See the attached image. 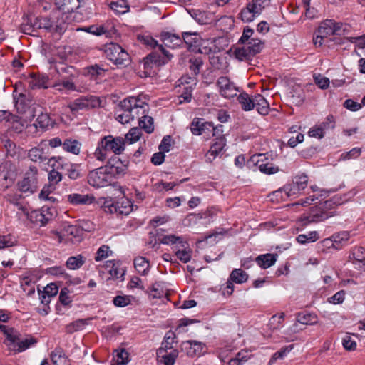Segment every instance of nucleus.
I'll return each instance as SVG.
<instances>
[{"mask_svg":"<svg viewBox=\"0 0 365 365\" xmlns=\"http://www.w3.org/2000/svg\"><path fill=\"white\" fill-rule=\"evenodd\" d=\"M254 30L249 26H245L239 42L245 44L242 48H236L234 54L239 61H249L260 53L264 48V42L255 38H252Z\"/></svg>","mask_w":365,"mask_h":365,"instance_id":"1","label":"nucleus"},{"mask_svg":"<svg viewBox=\"0 0 365 365\" xmlns=\"http://www.w3.org/2000/svg\"><path fill=\"white\" fill-rule=\"evenodd\" d=\"M127 100L133 101L132 102L131 113L133 115V120L138 118L139 126L147 133H152L154 130L153 118L148 115L149 110L148 104L143 101L140 96H130L126 98Z\"/></svg>","mask_w":365,"mask_h":365,"instance_id":"2","label":"nucleus"},{"mask_svg":"<svg viewBox=\"0 0 365 365\" xmlns=\"http://www.w3.org/2000/svg\"><path fill=\"white\" fill-rule=\"evenodd\" d=\"M237 101L245 111H250L256 108L257 112L262 115H267L269 110V104L261 94L250 96L245 92L240 93Z\"/></svg>","mask_w":365,"mask_h":365,"instance_id":"3","label":"nucleus"},{"mask_svg":"<svg viewBox=\"0 0 365 365\" xmlns=\"http://www.w3.org/2000/svg\"><path fill=\"white\" fill-rule=\"evenodd\" d=\"M4 333L9 341V346L18 352H22L37 343L34 337H23L19 332L13 329L5 330Z\"/></svg>","mask_w":365,"mask_h":365,"instance_id":"4","label":"nucleus"},{"mask_svg":"<svg viewBox=\"0 0 365 365\" xmlns=\"http://www.w3.org/2000/svg\"><path fill=\"white\" fill-rule=\"evenodd\" d=\"M106 57L118 66H126L130 63L129 54L120 45L110 43L106 45Z\"/></svg>","mask_w":365,"mask_h":365,"instance_id":"5","label":"nucleus"},{"mask_svg":"<svg viewBox=\"0 0 365 365\" xmlns=\"http://www.w3.org/2000/svg\"><path fill=\"white\" fill-rule=\"evenodd\" d=\"M269 4L270 0H247L246 7L240 14L241 19L245 22L252 21Z\"/></svg>","mask_w":365,"mask_h":365,"instance_id":"6","label":"nucleus"},{"mask_svg":"<svg viewBox=\"0 0 365 365\" xmlns=\"http://www.w3.org/2000/svg\"><path fill=\"white\" fill-rule=\"evenodd\" d=\"M113 178L105 166L99 167L89 172L88 175V184L94 187H104L111 185Z\"/></svg>","mask_w":365,"mask_h":365,"instance_id":"7","label":"nucleus"},{"mask_svg":"<svg viewBox=\"0 0 365 365\" xmlns=\"http://www.w3.org/2000/svg\"><path fill=\"white\" fill-rule=\"evenodd\" d=\"M100 105L101 100L97 96H86L75 99L68 105V108L73 113H76L81 110H87L99 107Z\"/></svg>","mask_w":365,"mask_h":365,"instance_id":"8","label":"nucleus"},{"mask_svg":"<svg viewBox=\"0 0 365 365\" xmlns=\"http://www.w3.org/2000/svg\"><path fill=\"white\" fill-rule=\"evenodd\" d=\"M38 169L36 166H30L21 181L18 182L19 191L23 193L33 194L37 190Z\"/></svg>","mask_w":365,"mask_h":365,"instance_id":"9","label":"nucleus"},{"mask_svg":"<svg viewBox=\"0 0 365 365\" xmlns=\"http://www.w3.org/2000/svg\"><path fill=\"white\" fill-rule=\"evenodd\" d=\"M101 148L107 152H113L115 155L121 154L125 150V140L121 137L114 138L112 135H106L102 138Z\"/></svg>","mask_w":365,"mask_h":365,"instance_id":"10","label":"nucleus"},{"mask_svg":"<svg viewBox=\"0 0 365 365\" xmlns=\"http://www.w3.org/2000/svg\"><path fill=\"white\" fill-rule=\"evenodd\" d=\"M335 215V211L325 210L319 205L316 208H312L308 215L302 217L301 222L304 226L309 223L322 222Z\"/></svg>","mask_w":365,"mask_h":365,"instance_id":"11","label":"nucleus"},{"mask_svg":"<svg viewBox=\"0 0 365 365\" xmlns=\"http://www.w3.org/2000/svg\"><path fill=\"white\" fill-rule=\"evenodd\" d=\"M56 210L53 207L43 206L41 210H34L31 214V220L39 225L44 226L56 215Z\"/></svg>","mask_w":365,"mask_h":365,"instance_id":"12","label":"nucleus"},{"mask_svg":"<svg viewBox=\"0 0 365 365\" xmlns=\"http://www.w3.org/2000/svg\"><path fill=\"white\" fill-rule=\"evenodd\" d=\"M107 171L111 174L113 180L114 178L124 175L127 171L128 166L118 157H113L108 160L106 165H104Z\"/></svg>","mask_w":365,"mask_h":365,"instance_id":"13","label":"nucleus"},{"mask_svg":"<svg viewBox=\"0 0 365 365\" xmlns=\"http://www.w3.org/2000/svg\"><path fill=\"white\" fill-rule=\"evenodd\" d=\"M217 85L219 88L220 93L226 98H231L237 96L238 88L234 83L231 82L226 76H221L217 79Z\"/></svg>","mask_w":365,"mask_h":365,"instance_id":"14","label":"nucleus"},{"mask_svg":"<svg viewBox=\"0 0 365 365\" xmlns=\"http://www.w3.org/2000/svg\"><path fill=\"white\" fill-rule=\"evenodd\" d=\"M15 174L11 163H5L0 165V189L6 190L14 181Z\"/></svg>","mask_w":365,"mask_h":365,"instance_id":"15","label":"nucleus"},{"mask_svg":"<svg viewBox=\"0 0 365 365\" xmlns=\"http://www.w3.org/2000/svg\"><path fill=\"white\" fill-rule=\"evenodd\" d=\"M308 183V177L305 174H301L293 178L292 184L285 185L284 190L288 196L296 195L301 190H304Z\"/></svg>","mask_w":365,"mask_h":365,"instance_id":"16","label":"nucleus"},{"mask_svg":"<svg viewBox=\"0 0 365 365\" xmlns=\"http://www.w3.org/2000/svg\"><path fill=\"white\" fill-rule=\"evenodd\" d=\"M132 102L134 101L133 100L130 101L125 98L119 103V108L122 113L116 114L115 119L122 124L129 123L133 120L134 114H133L130 110L132 108Z\"/></svg>","mask_w":365,"mask_h":365,"instance_id":"17","label":"nucleus"},{"mask_svg":"<svg viewBox=\"0 0 365 365\" xmlns=\"http://www.w3.org/2000/svg\"><path fill=\"white\" fill-rule=\"evenodd\" d=\"M357 192L355 189L351 190L343 196L335 195L331 199L320 204V206L327 211H334V206L340 205L344 202L348 201L356 195Z\"/></svg>","mask_w":365,"mask_h":365,"instance_id":"18","label":"nucleus"},{"mask_svg":"<svg viewBox=\"0 0 365 365\" xmlns=\"http://www.w3.org/2000/svg\"><path fill=\"white\" fill-rule=\"evenodd\" d=\"M212 126V123L207 122L203 118H195L190 124V130L195 135L205 134L207 136H210Z\"/></svg>","mask_w":365,"mask_h":365,"instance_id":"19","label":"nucleus"},{"mask_svg":"<svg viewBox=\"0 0 365 365\" xmlns=\"http://www.w3.org/2000/svg\"><path fill=\"white\" fill-rule=\"evenodd\" d=\"M183 346L186 349L187 354L190 357L200 356L205 351V344L195 340L187 341L183 343Z\"/></svg>","mask_w":365,"mask_h":365,"instance_id":"20","label":"nucleus"},{"mask_svg":"<svg viewBox=\"0 0 365 365\" xmlns=\"http://www.w3.org/2000/svg\"><path fill=\"white\" fill-rule=\"evenodd\" d=\"M182 42H185L189 50L195 51L198 43H200L201 36L195 31H185L182 34Z\"/></svg>","mask_w":365,"mask_h":365,"instance_id":"21","label":"nucleus"},{"mask_svg":"<svg viewBox=\"0 0 365 365\" xmlns=\"http://www.w3.org/2000/svg\"><path fill=\"white\" fill-rule=\"evenodd\" d=\"M84 0H55L57 8L64 13H72L80 7Z\"/></svg>","mask_w":365,"mask_h":365,"instance_id":"22","label":"nucleus"},{"mask_svg":"<svg viewBox=\"0 0 365 365\" xmlns=\"http://www.w3.org/2000/svg\"><path fill=\"white\" fill-rule=\"evenodd\" d=\"M15 106L19 113H25L29 109L32 100L26 93H21L18 96L14 95Z\"/></svg>","mask_w":365,"mask_h":365,"instance_id":"23","label":"nucleus"},{"mask_svg":"<svg viewBox=\"0 0 365 365\" xmlns=\"http://www.w3.org/2000/svg\"><path fill=\"white\" fill-rule=\"evenodd\" d=\"M81 230L75 225H68L64 227L61 232L58 233L60 242L66 240H71L73 237H79Z\"/></svg>","mask_w":365,"mask_h":365,"instance_id":"24","label":"nucleus"},{"mask_svg":"<svg viewBox=\"0 0 365 365\" xmlns=\"http://www.w3.org/2000/svg\"><path fill=\"white\" fill-rule=\"evenodd\" d=\"M67 200L73 205H90L93 202L95 197L91 195L73 193L67 195Z\"/></svg>","mask_w":365,"mask_h":365,"instance_id":"25","label":"nucleus"},{"mask_svg":"<svg viewBox=\"0 0 365 365\" xmlns=\"http://www.w3.org/2000/svg\"><path fill=\"white\" fill-rule=\"evenodd\" d=\"M161 38L165 46L172 48H177L182 43V37L170 32L162 33Z\"/></svg>","mask_w":365,"mask_h":365,"instance_id":"26","label":"nucleus"},{"mask_svg":"<svg viewBox=\"0 0 365 365\" xmlns=\"http://www.w3.org/2000/svg\"><path fill=\"white\" fill-rule=\"evenodd\" d=\"M48 81V77L46 75L43 74H34L31 75V78L29 81V87L31 89H40V88H46L47 82Z\"/></svg>","mask_w":365,"mask_h":365,"instance_id":"27","label":"nucleus"},{"mask_svg":"<svg viewBox=\"0 0 365 365\" xmlns=\"http://www.w3.org/2000/svg\"><path fill=\"white\" fill-rule=\"evenodd\" d=\"M192 250L189 247L187 242L183 241L179 245L178 249L175 251V256L183 263H187L192 258Z\"/></svg>","mask_w":365,"mask_h":365,"instance_id":"28","label":"nucleus"},{"mask_svg":"<svg viewBox=\"0 0 365 365\" xmlns=\"http://www.w3.org/2000/svg\"><path fill=\"white\" fill-rule=\"evenodd\" d=\"M277 254L267 253L257 256L255 259L257 264L262 269H267L274 265L277 259Z\"/></svg>","mask_w":365,"mask_h":365,"instance_id":"29","label":"nucleus"},{"mask_svg":"<svg viewBox=\"0 0 365 365\" xmlns=\"http://www.w3.org/2000/svg\"><path fill=\"white\" fill-rule=\"evenodd\" d=\"M138 40L143 44L150 46V48H158V51H161V53L166 56L169 60L172 56L169 55V53L164 48L162 45H159L158 41L154 39L152 36H139Z\"/></svg>","mask_w":365,"mask_h":365,"instance_id":"30","label":"nucleus"},{"mask_svg":"<svg viewBox=\"0 0 365 365\" xmlns=\"http://www.w3.org/2000/svg\"><path fill=\"white\" fill-rule=\"evenodd\" d=\"M28 157L31 161L39 163L49 159L48 153L39 146L30 149Z\"/></svg>","mask_w":365,"mask_h":365,"instance_id":"31","label":"nucleus"},{"mask_svg":"<svg viewBox=\"0 0 365 365\" xmlns=\"http://www.w3.org/2000/svg\"><path fill=\"white\" fill-rule=\"evenodd\" d=\"M81 143L73 138H66L63 142V149L64 151L78 155L80 153Z\"/></svg>","mask_w":365,"mask_h":365,"instance_id":"32","label":"nucleus"},{"mask_svg":"<svg viewBox=\"0 0 365 365\" xmlns=\"http://www.w3.org/2000/svg\"><path fill=\"white\" fill-rule=\"evenodd\" d=\"M175 338L176 335L173 331L169 330L167 331L161 344V346L157 351V354H162L166 352L168 349H173V344L175 342Z\"/></svg>","mask_w":365,"mask_h":365,"instance_id":"33","label":"nucleus"},{"mask_svg":"<svg viewBox=\"0 0 365 365\" xmlns=\"http://www.w3.org/2000/svg\"><path fill=\"white\" fill-rule=\"evenodd\" d=\"M54 121L47 113H41L36 120V123L33 124L35 128H40L43 130L47 129L48 127H53Z\"/></svg>","mask_w":365,"mask_h":365,"instance_id":"34","label":"nucleus"},{"mask_svg":"<svg viewBox=\"0 0 365 365\" xmlns=\"http://www.w3.org/2000/svg\"><path fill=\"white\" fill-rule=\"evenodd\" d=\"M106 268L109 269L108 272L110 276L115 279H119L125 274V270L120 267L119 262L114 260L107 261Z\"/></svg>","mask_w":365,"mask_h":365,"instance_id":"35","label":"nucleus"},{"mask_svg":"<svg viewBox=\"0 0 365 365\" xmlns=\"http://www.w3.org/2000/svg\"><path fill=\"white\" fill-rule=\"evenodd\" d=\"M165 61L162 60L161 56L158 53L157 51H153L150 54H148L144 59V68L145 69L151 68L153 64L156 66H160L164 64Z\"/></svg>","mask_w":365,"mask_h":365,"instance_id":"36","label":"nucleus"},{"mask_svg":"<svg viewBox=\"0 0 365 365\" xmlns=\"http://www.w3.org/2000/svg\"><path fill=\"white\" fill-rule=\"evenodd\" d=\"M51 358L54 365H70L69 361L61 348H57L52 351Z\"/></svg>","mask_w":365,"mask_h":365,"instance_id":"37","label":"nucleus"},{"mask_svg":"<svg viewBox=\"0 0 365 365\" xmlns=\"http://www.w3.org/2000/svg\"><path fill=\"white\" fill-rule=\"evenodd\" d=\"M334 20L326 19L320 24L317 32L324 38L328 36L334 35Z\"/></svg>","mask_w":365,"mask_h":365,"instance_id":"38","label":"nucleus"},{"mask_svg":"<svg viewBox=\"0 0 365 365\" xmlns=\"http://www.w3.org/2000/svg\"><path fill=\"white\" fill-rule=\"evenodd\" d=\"M85 263V258L81 255L71 256L68 258L66 265L68 269L76 270L80 269Z\"/></svg>","mask_w":365,"mask_h":365,"instance_id":"39","label":"nucleus"},{"mask_svg":"<svg viewBox=\"0 0 365 365\" xmlns=\"http://www.w3.org/2000/svg\"><path fill=\"white\" fill-rule=\"evenodd\" d=\"M33 27L37 30L44 29L46 30H51L53 24L51 19L48 17H35L32 19Z\"/></svg>","mask_w":365,"mask_h":365,"instance_id":"40","label":"nucleus"},{"mask_svg":"<svg viewBox=\"0 0 365 365\" xmlns=\"http://www.w3.org/2000/svg\"><path fill=\"white\" fill-rule=\"evenodd\" d=\"M214 43V41L210 38H202L201 37L200 43H198L195 52L202 54H210L213 51L212 47L211 46Z\"/></svg>","mask_w":365,"mask_h":365,"instance_id":"41","label":"nucleus"},{"mask_svg":"<svg viewBox=\"0 0 365 365\" xmlns=\"http://www.w3.org/2000/svg\"><path fill=\"white\" fill-rule=\"evenodd\" d=\"M134 266L138 273L145 275L149 269V262L143 257H137L134 259Z\"/></svg>","mask_w":365,"mask_h":365,"instance_id":"42","label":"nucleus"},{"mask_svg":"<svg viewBox=\"0 0 365 365\" xmlns=\"http://www.w3.org/2000/svg\"><path fill=\"white\" fill-rule=\"evenodd\" d=\"M71 163L66 162L63 158L61 156H53L48 159V165L51 168L66 171L68 168L67 165H70Z\"/></svg>","mask_w":365,"mask_h":365,"instance_id":"43","label":"nucleus"},{"mask_svg":"<svg viewBox=\"0 0 365 365\" xmlns=\"http://www.w3.org/2000/svg\"><path fill=\"white\" fill-rule=\"evenodd\" d=\"M87 74L91 78L97 79L105 76L106 69L103 68L98 64H94L86 68Z\"/></svg>","mask_w":365,"mask_h":365,"instance_id":"44","label":"nucleus"},{"mask_svg":"<svg viewBox=\"0 0 365 365\" xmlns=\"http://www.w3.org/2000/svg\"><path fill=\"white\" fill-rule=\"evenodd\" d=\"M297 321L302 324H314L317 322V317L314 314L300 312L297 316Z\"/></svg>","mask_w":365,"mask_h":365,"instance_id":"45","label":"nucleus"},{"mask_svg":"<svg viewBox=\"0 0 365 365\" xmlns=\"http://www.w3.org/2000/svg\"><path fill=\"white\" fill-rule=\"evenodd\" d=\"M230 279L237 284H242L247 282L248 275L241 269H235L230 274Z\"/></svg>","mask_w":365,"mask_h":365,"instance_id":"46","label":"nucleus"},{"mask_svg":"<svg viewBox=\"0 0 365 365\" xmlns=\"http://www.w3.org/2000/svg\"><path fill=\"white\" fill-rule=\"evenodd\" d=\"M110 9L116 14H123L128 11V6L125 0H114L110 4Z\"/></svg>","mask_w":365,"mask_h":365,"instance_id":"47","label":"nucleus"},{"mask_svg":"<svg viewBox=\"0 0 365 365\" xmlns=\"http://www.w3.org/2000/svg\"><path fill=\"white\" fill-rule=\"evenodd\" d=\"M88 319H78L72 323H70L66 327L67 333L71 334L79 330H82L86 325L88 324Z\"/></svg>","mask_w":365,"mask_h":365,"instance_id":"48","label":"nucleus"},{"mask_svg":"<svg viewBox=\"0 0 365 365\" xmlns=\"http://www.w3.org/2000/svg\"><path fill=\"white\" fill-rule=\"evenodd\" d=\"M294 349V345L291 344L289 346H286L282 347L279 351L275 352L272 356L271 357L269 364H273L277 359H284L288 353H289Z\"/></svg>","mask_w":365,"mask_h":365,"instance_id":"49","label":"nucleus"},{"mask_svg":"<svg viewBox=\"0 0 365 365\" xmlns=\"http://www.w3.org/2000/svg\"><path fill=\"white\" fill-rule=\"evenodd\" d=\"M319 239V234L317 231H311L308 234L299 235L297 241L300 244L314 242Z\"/></svg>","mask_w":365,"mask_h":365,"instance_id":"50","label":"nucleus"},{"mask_svg":"<svg viewBox=\"0 0 365 365\" xmlns=\"http://www.w3.org/2000/svg\"><path fill=\"white\" fill-rule=\"evenodd\" d=\"M190 16L199 24H205L208 21V17L206 12L199 9H192L188 11Z\"/></svg>","mask_w":365,"mask_h":365,"instance_id":"51","label":"nucleus"},{"mask_svg":"<svg viewBox=\"0 0 365 365\" xmlns=\"http://www.w3.org/2000/svg\"><path fill=\"white\" fill-rule=\"evenodd\" d=\"M178 351L176 349L172 350L169 354L167 351L162 354H157L158 358H162V361L165 365H174Z\"/></svg>","mask_w":365,"mask_h":365,"instance_id":"52","label":"nucleus"},{"mask_svg":"<svg viewBox=\"0 0 365 365\" xmlns=\"http://www.w3.org/2000/svg\"><path fill=\"white\" fill-rule=\"evenodd\" d=\"M27 127L28 125L26 120L16 116L12 117V125L11 126L12 131L16 133H21Z\"/></svg>","mask_w":365,"mask_h":365,"instance_id":"53","label":"nucleus"},{"mask_svg":"<svg viewBox=\"0 0 365 365\" xmlns=\"http://www.w3.org/2000/svg\"><path fill=\"white\" fill-rule=\"evenodd\" d=\"M257 165L260 172L267 174L272 175L277 173L279 169L277 166L270 163H259V160L257 162Z\"/></svg>","mask_w":365,"mask_h":365,"instance_id":"54","label":"nucleus"},{"mask_svg":"<svg viewBox=\"0 0 365 365\" xmlns=\"http://www.w3.org/2000/svg\"><path fill=\"white\" fill-rule=\"evenodd\" d=\"M61 78H75L77 76V71L73 66H65L58 70Z\"/></svg>","mask_w":365,"mask_h":365,"instance_id":"55","label":"nucleus"},{"mask_svg":"<svg viewBox=\"0 0 365 365\" xmlns=\"http://www.w3.org/2000/svg\"><path fill=\"white\" fill-rule=\"evenodd\" d=\"M160 241L162 244L164 245H176L178 247L179 245H180L184 240L183 238L180 236H176L175 235H167L162 237L160 239Z\"/></svg>","mask_w":365,"mask_h":365,"instance_id":"56","label":"nucleus"},{"mask_svg":"<svg viewBox=\"0 0 365 365\" xmlns=\"http://www.w3.org/2000/svg\"><path fill=\"white\" fill-rule=\"evenodd\" d=\"M73 78H61V82L56 83L53 87L57 88V90L62 91L63 88L68 91H75L76 86L73 81Z\"/></svg>","mask_w":365,"mask_h":365,"instance_id":"57","label":"nucleus"},{"mask_svg":"<svg viewBox=\"0 0 365 365\" xmlns=\"http://www.w3.org/2000/svg\"><path fill=\"white\" fill-rule=\"evenodd\" d=\"M66 167H68V168L66 170V174L71 180H77L82 176L78 169L79 165L71 163L70 165H67Z\"/></svg>","mask_w":365,"mask_h":365,"instance_id":"58","label":"nucleus"},{"mask_svg":"<svg viewBox=\"0 0 365 365\" xmlns=\"http://www.w3.org/2000/svg\"><path fill=\"white\" fill-rule=\"evenodd\" d=\"M142 135L140 128L137 127L131 128L129 132L125 135V140L128 141L130 144L137 142Z\"/></svg>","mask_w":365,"mask_h":365,"instance_id":"59","label":"nucleus"},{"mask_svg":"<svg viewBox=\"0 0 365 365\" xmlns=\"http://www.w3.org/2000/svg\"><path fill=\"white\" fill-rule=\"evenodd\" d=\"M128 353L125 349L118 351L113 357L114 365H125L128 362Z\"/></svg>","mask_w":365,"mask_h":365,"instance_id":"60","label":"nucleus"},{"mask_svg":"<svg viewBox=\"0 0 365 365\" xmlns=\"http://www.w3.org/2000/svg\"><path fill=\"white\" fill-rule=\"evenodd\" d=\"M189 63L190 69L195 75H197L203 64V61L200 57H192L189 60Z\"/></svg>","mask_w":365,"mask_h":365,"instance_id":"61","label":"nucleus"},{"mask_svg":"<svg viewBox=\"0 0 365 365\" xmlns=\"http://www.w3.org/2000/svg\"><path fill=\"white\" fill-rule=\"evenodd\" d=\"M22 198H23L22 195L17 192H11L5 196V199L8 202H9L11 204H13L17 207H19L20 209L22 208L21 205L20 203V200Z\"/></svg>","mask_w":365,"mask_h":365,"instance_id":"62","label":"nucleus"},{"mask_svg":"<svg viewBox=\"0 0 365 365\" xmlns=\"http://www.w3.org/2000/svg\"><path fill=\"white\" fill-rule=\"evenodd\" d=\"M15 245L16 240L12 235H0V250L12 247Z\"/></svg>","mask_w":365,"mask_h":365,"instance_id":"63","label":"nucleus"},{"mask_svg":"<svg viewBox=\"0 0 365 365\" xmlns=\"http://www.w3.org/2000/svg\"><path fill=\"white\" fill-rule=\"evenodd\" d=\"M113 302L115 307H124L131 303V297L118 295L113 298Z\"/></svg>","mask_w":365,"mask_h":365,"instance_id":"64","label":"nucleus"}]
</instances>
